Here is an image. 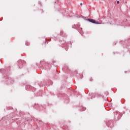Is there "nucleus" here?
Masks as SVG:
<instances>
[{"mask_svg": "<svg viewBox=\"0 0 130 130\" xmlns=\"http://www.w3.org/2000/svg\"><path fill=\"white\" fill-rule=\"evenodd\" d=\"M87 20L89 21V22H90L91 23H93V24H99V22L98 21H96L94 19H88Z\"/></svg>", "mask_w": 130, "mask_h": 130, "instance_id": "1", "label": "nucleus"}, {"mask_svg": "<svg viewBox=\"0 0 130 130\" xmlns=\"http://www.w3.org/2000/svg\"><path fill=\"white\" fill-rule=\"evenodd\" d=\"M25 44H26V45H29V43L26 42V43H25Z\"/></svg>", "mask_w": 130, "mask_h": 130, "instance_id": "2", "label": "nucleus"}, {"mask_svg": "<svg viewBox=\"0 0 130 130\" xmlns=\"http://www.w3.org/2000/svg\"><path fill=\"white\" fill-rule=\"evenodd\" d=\"M117 4H119V1H117Z\"/></svg>", "mask_w": 130, "mask_h": 130, "instance_id": "3", "label": "nucleus"}]
</instances>
